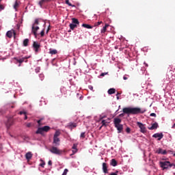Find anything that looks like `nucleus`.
Wrapping results in <instances>:
<instances>
[{"mask_svg": "<svg viewBox=\"0 0 175 175\" xmlns=\"http://www.w3.org/2000/svg\"><path fill=\"white\" fill-rule=\"evenodd\" d=\"M137 126H139V128L140 129V132H142V133H146L147 132V130L146 129V126H144V124H143L140 122H137Z\"/></svg>", "mask_w": 175, "mask_h": 175, "instance_id": "obj_9", "label": "nucleus"}, {"mask_svg": "<svg viewBox=\"0 0 175 175\" xmlns=\"http://www.w3.org/2000/svg\"><path fill=\"white\" fill-rule=\"evenodd\" d=\"M26 126H27V128H31V126H32V123H27V124H26Z\"/></svg>", "mask_w": 175, "mask_h": 175, "instance_id": "obj_43", "label": "nucleus"}, {"mask_svg": "<svg viewBox=\"0 0 175 175\" xmlns=\"http://www.w3.org/2000/svg\"><path fill=\"white\" fill-rule=\"evenodd\" d=\"M121 119L120 118H115L113 119V124L115 126V128H116L118 131V133H121L124 129V125L120 124H121Z\"/></svg>", "mask_w": 175, "mask_h": 175, "instance_id": "obj_2", "label": "nucleus"}, {"mask_svg": "<svg viewBox=\"0 0 175 175\" xmlns=\"http://www.w3.org/2000/svg\"><path fill=\"white\" fill-rule=\"evenodd\" d=\"M40 36H41V38H43V36H44V29H43V30L40 32Z\"/></svg>", "mask_w": 175, "mask_h": 175, "instance_id": "obj_40", "label": "nucleus"}, {"mask_svg": "<svg viewBox=\"0 0 175 175\" xmlns=\"http://www.w3.org/2000/svg\"><path fill=\"white\" fill-rule=\"evenodd\" d=\"M25 120H28V116H27V114H25Z\"/></svg>", "mask_w": 175, "mask_h": 175, "instance_id": "obj_52", "label": "nucleus"}, {"mask_svg": "<svg viewBox=\"0 0 175 175\" xmlns=\"http://www.w3.org/2000/svg\"><path fill=\"white\" fill-rule=\"evenodd\" d=\"M144 65H146V66H148V64H147L146 62H144Z\"/></svg>", "mask_w": 175, "mask_h": 175, "instance_id": "obj_55", "label": "nucleus"}, {"mask_svg": "<svg viewBox=\"0 0 175 175\" xmlns=\"http://www.w3.org/2000/svg\"><path fill=\"white\" fill-rule=\"evenodd\" d=\"M13 35L14 38H16V31H14V29L10 30L6 33V37L9 38L10 39H12V38H13Z\"/></svg>", "mask_w": 175, "mask_h": 175, "instance_id": "obj_10", "label": "nucleus"}, {"mask_svg": "<svg viewBox=\"0 0 175 175\" xmlns=\"http://www.w3.org/2000/svg\"><path fill=\"white\" fill-rule=\"evenodd\" d=\"M39 25V19H36L34 24L32 25L31 27V32L33 33L35 38H38V31H39L40 28L38 26Z\"/></svg>", "mask_w": 175, "mask_h": 175, "instance_id": "obj_3", "label": "nucleus"}, {"mask_svg": "<svg viewBox=\"0 0 175 175\" xmlns=\"http://www.w3.org/2000/svg\"><path fill=\"white\" fill-rule=\"evenodd\" d=\"M152 137L155 139L158 138V140H161L163 137V134L162 133H155L152 135Z\"/></svg>", "mask_w": 175, "mask_h": 175, "instance_id": "obj_12", "label": "nucleus"}, {"mask_svg": "<svg viewBox=\"0 0 175 175\" xmlns=\"http://www.w3.org/2000/svg\"><path fill=\"white\" fill-rule=\"evenodd\" d=\"M122 111L124 114H143L146 113V109H141L139 107H124Z\"/></svg>", "mask_w": 175, "mask_h": 175, "instance_id": "obj_1", "label": "nucleus"}, {"mask_svg": "<svg viewBox=\"0 0 175 175\" xmlns=\"http://www.w3.org/2000/svg\"><path fill=\"white\" fill-rule=\"evenodd\" d=\"M33 48L34 49V51L36 53H38L39 51V49H40V44H39L38 42H33Z\"/></svg>", "mask_w": 175, "mask_h": 175, "instance_id": "obj_11", "label": "nucleus"}, {"mask_svg": "<svg viewBox=\"0 0 175 175\" xmlns=\"http://www.w3.org/2000/svg\"><path fill=\"white\" fill-rule=\"evenodd\" d=\"M173 167V169H175V164L174 165H172V167Z\"/></svg>", "mask_w": 175, "mask_h": 175, "instance_id": "obj_56", "label": "nucleus"}, {"mask_svg": "<svg viewBox=\"0 0 175 175\" xmlns=\"http://www.w3.org/2000/svg\"><path fill=\"white\" fill-rule=\"evenodd\" d=\"M158 123L157 122H154V124H152L151 127H148V129L150 131H154V129H158Z\"/></svg>", "mask_w": 175, "mask_h": 175, "instance_id": "obj_15", "label": "nucleus"}, {"mask_svg": "<svg viewBox=\"0 0 175 175\" xmlns=\"http://www.w3.org/2000/svg\"><path fill=\"white\" fill-rule=\"evenodd\" d=\"M106 31H107V29H106V27H103V29H101L100 32L102 34L105 33Z\"/></svg>", "mask_w": 175, "mask_h": 175, "instance_id": "obj_31", "label": "nucleus"}, {"mask_svg": "<svg viewBox=\"0 0 175 175\" xmlns=\"http://www.w3.org/2000/svg\"><path fill=\"white\" fill-rule=\"evenodd\" d=\"M119 95H121V93L118 92V93H117V94H116L117 100H118L120 99V96H119Z\"/></svg>", "mask_w": 175, "mask_h": 175, "instance_id": "obj_45", "label": "nucleus"}, {"mask_svg": "<svg viewBox=\"0 0 175 175\" xmlns=\"http://www.w3.org/2000/svg\"><path fill=\"white\" fill-rule=\"evenodd\" d=\"M72 148V150H77V144H74Z\"/></svg>", "mask_w": 175, "mask_h": 175, "instance_id": "obj_35", "label": "nucleus"}, {"mask_svg": "<svg viewBox=\"0 0 175 175\" xmlns=\"http://www.w3.org/2000/svg\"><path fill=\"white\" fill-rule=\"evenodd\" d=\"M42 163L40 164V166H41V167H44V165H46V163L43 161H42Z\"/></svg>", "mask_w": 175, "mask_h": 175, "instance_id": "obj_38", "label": "nucleus"}, {"mask_svg": "<svg viewBox=\"0 0 175 175\" xmlns=\"http://www.w3.org/2000/svg\"><path fill=\"white\" fill-rule=\"evenodd\" d=\"M110 175H118V171H116V172H112Z\"/></svg>", "mask_w": 175, "mask_h": 175, "instance_id": "obj_46", "label": "nucleus"}, {"mask_svg": "<svg viewBox=\"0 0 175 175\" xmlns=\"http://www.w3.org/2000/svg\"><path fill=\"white\" fill-rule=\"evenodd\" d=\"M25 158L27 161L31 160L32 158V152H28L27 153H26Z\"/></svg>", "mask_w": 175, "mask_h": 175, "instance_id": "obj_17", "label": "nucleus"}, {"mask_svg": "<svg viewBox=\"0 0 175 175\" xmlns=\"http://www.w3.org/2000/svg\"><path fill=\"white\" fill-rule=\"evenodd\" d=\"M69 126H70V128H76V126H77V124L70 122V123H69Z\"/></svg>", "mask_w": 175, "mask_h": 175, "instance_id": "obj_28", "label": "nucleus"}, {"mask_svg": "<svg viewBox=\"0 0 175 175\" xmlns=\"http://www.w3.org/2000/svg\"><path fill=\"white\" fill-rule=\"evenodd\" d=\"M28 57H25L22 58L14 57V59H16V61L18 62V66H21V64H23V62H28Z\"/></svg>", "mask_w": 175, "mask_h": 175, "instance_id": "obj_7", "label": "nucleus"}, {"mask_svg": "<svg viewBox=\"0 0 175 175\" xmlns=\"http://www.w3.org/2000/svg\"><path fill=\"white\" fill-rule=\"evenodd\" d=\"M51 0H41L39 1L38 5L40 8H43L44 3H48V2H51Z\"/></svg>", "mask_w": 175, "mask_h": 175, "instance_id": "obj_16", "label": "nucleus"}, {"mask_svg": "<svg viewBox=\"0 0 175 175\" xmlns=\"http://www.w3.org/2000/svg\"><path fill=\"white\" fill-rule=\"evenodd\" d=\"M11 107H12V109H13V108H14V106H12Z\"/></svg>", "mask_w": 175, "mask_h": 175, "instance_id": "obj_59", "label": "nucleus"}, {"mask_svg": "<svg viewBox=\"0 0 175 175\" xmlns=\"http://www.w3.org/2000/svg\"><path fill=\"white\" fill-rule=\"evenodd\" d=\"M66 5H68V6H71L72 8H75V5H72V3H70V2L69 1V0H66Z\"/></svg>", "mask_w": 175, "mask_h": 175, "instance_id": "obj_29", "label": "nucleus"}, {"mask_svg": "<svg viewBox=\"0 0 175 175\" xmlns=\"http://www.w3.org/2000/svg\"><path fill=\"white\" fill-rule=\"evenodd\" d=\"M12 125H13V119L12 118H9L8 120V122H7V126H12Z\"/></svg>", "mask_w": 175, "mask_h": 175, "instance_id": "obj_21", "label": "nucleus"}, {"mask_svg": "<svg viewBox=\"0 0 175 175\" xmlns=\"http://www.w3.org/2000/svg\"><path fill=\"white\" fill-rule=\"evenodd\" d=\"M102 126H101L100 127V129H102Z\"/></svg>", "mask_w": 175, "mask_h": 175, "instance_id": "obj_60", "label": "nucleus"}, {"mask_svg": "<svg viewBox=\"0 0 175 175\" xmlns=\"http://www.w3.org/2000/svg\"><path fill=\"white\" fill-rule=\"evenodd\" d=\"M42 118H41V119H40V120H38V121H37V122H38V126H40V125H42V124L40 123V122H42Z\"/></svg>", "mask_w": 175, "mask_h": 175, "instance_id": "obj_36", "label": "nucleus"}, {"mask_svg": "<svg viewBox=\"0 0 175 175\" xmlns=\"http://www.w3.org/2000/svg\"><path fill=\"white\" fill-rule=\"evenodd\" d=\"M19 114L21 116V115H23V114H27V112H25V111H20L19 112Z\"/></svg>", "mask_w": 175, "mask_h": 175, "instance_id": "obj_47", "label": "nucleus"}, {"mask_svg": "<svg viewBox=\"0 0 175 175\" xmlns=\"http://www.w3.org/2000/svg\"><path fill=\"white\" fill-rule=\"evenodd\" d=\"M126 133H131V128L127 127V128L126 129Z\"/></svg>", "mask_w": 175, "mask_h": 175, "instance_id": "obj_39", "label": "nucleus"}, {"mask_svg": "<svg viewBox=\"0 0 175 175\" xmlns=\"http://www.w3.org/2000/svg\"><path fill=\"white\" fill-rule=\"evenodd\" d=\"M57 53H58V51H57L56 49H49V54H51V55L57 54Z\"/></svg>", "mask_w": 175, "mask_h": 175, "instance_id": "obj_19", "label": "nucleus"}, {"mask_svg": "<svg viewBox=\"0 0 175 175\" xmlns=\"http://www.w3.org/2000/svg\"><path fill=\"white\" fill-rule=\"evenodd\" d=\"M174 126H175V123L174 124V125H173L172 128H174Z\"/></svg>", "mask_w": 175, "mask_h": 175, "instance_id": "obj_57", "label": "nucleus"}, {"mask_svg": "<svg viewBox=\"0 0 175 175\" xmlns=\"http://www.w3.org/2000/svg\"><path fill=\"white\" fill-rule=\"evenodd\" d=\"M48 165L49 166H51V165H53V161H51V160H49V162H48Z\"/></svg>", "mask_w": 175, "mask_h": 175, "instance_id": "obj_48", "label": "nucleus"}, {"mask_svg": "<svg viewBox=\"0 0 175 175\" xmlns=\"http://www.w3.org/2000/svg\"><path fill=\"white\" fill-rule=\"evenodd\" d=\"M78 150L77 149H72V155H75L76 152H77Z\"/></svg>", "mask_w": 175, "mask_h": 175, "instance_id": "obj_44", "label": "nucleus"}, {"mask_svg": "<svg viewBox=\"0 0 175 175\" xmlns=\"http://www.w3.org/2000/svg\"><path fill=\"white\" fill-rule=\"evenodd\" d=\"M103 172L105 174L109 173V170H107V163H103Z\"/></svg>", "mask_w": 175, "mask_h": 175, "instance_id": "obj_14", "label": "nucleus"}, {"mask_svg": "<svg viewBox=\"0 0 175 175\" xmlns=\"http://www.w3.org/2000/svg\"><path fill=\"white\" fill-rule=\"evenodd\" d=\"M159 166L163 169V170H167L169 167H172V166H174V163H171L170 161H160Z\"/></svg>", "mask_w": 175, "mask_h": 175, "instance_id": "obj_4", "label": "nucleus"}, {"mask_svg": "<svg viewBox=\"0 0 175 175\" xmlns=\"http://www.w3.org/2000/svg\"><path fill=\"white\" fill-rule=\"evenodd\" d=\"M82 27H83V28H87L88 29H92V26L88 25V24H82Z\"/></svg>", "mask_w": 175, "mask_h": 175, "instance_id": "obj_23", "label": "nucleus"}, {"mask_svg": "<svg viewBox=\"0 0 175 175\" xmlns=\"http://www.w3.org/2000/svg\"><path fill=\"white\" fill-rule=\"evenodd\" d=\"M60 135L61 132L56 131L53 136V144H55V146H59V142H61V140L58 137Z\"/></svg>", "mask_w": 175, "mask_h": 175, "instance_id": "obj_5", "label": "nucleus"}, {"mask_svg": "<svg viewBox=\"0 0 175 175\" xmlns=\"http://www.w3.org/2000/svg\"><path fill=\"white\" fill-rule=\"evenodd\" d=\"M64 90H66V89H65V87H62V88L60 89V91H61L62 94L64 93Z\"/></svg>", "mask_w": 175, "mask_h": 175, "instance_id": "obj_49", "label": "nucleus"}, {"mask_svg": "<svg viewBox=\"0 0 175 175\" xmlns=\"http://www.w3.org/2000/svg\"><path fill=\"white\" fill-rule=\"evenodd\" d=\"M49 31H50V27H49L48 29L46 30V33H49Z\"/></svg>", "mask_w": 175, "mask_h": 175, "instance_id": "obj_54", "label": "nucleus"}, {"mask_svg": "<svg viewBox=\"0 0 175 175\" xmlns=\"http://www.w3.org/2000/svg\"><path fill=\"white\" fill-rule=\"evenodd\" d=\"M39 77L41 79V81H43V80L44 79V75L43 74H40L39 75Z\"/></svg>", "mask_w": 175, "mask_h": 175, "instance_id": "obj_34", "label": "nucleus"}, {"mask_svg": "<svg viewBox=\"0 0 175 175\" xmlns=\"http://www.w3.org/2000/svg\"><path fill=\"white\" fill-rule=\"evenodd\" d=\"M156 154H162V155H166L167 154V152L159 148L156 150Z\"/></svg>", "mask_w": 175, "mask_h": 175, "instance_id": "obj_13", "label": "nucleus"}, {"mask_svg": "<svg viewBox=\"0 0 175 175\" xmlns=\"http://www.w3.org/2000/svg\"><path fill=\"white\" fill-rule=\"evenodd\" d=\"M107 74H108V72H103L100 74V76H101V77H103L106 76V75H107Z\"/></svg>", "mask_w": 175, "mask_h": 175, "instance_id": "obj_42", "label": "nucleus"}, {"mask_svg": "<svg viewBox=\"0 0 175 175\" xmlns=\"http://www.w3.org/2000/svg\"><path fill=\"white\" fill-rule=\"evenodd\" d=\"M150 117H157V114L152 113H150Z\"/></svg>", "mask_w": 175, "mask_h": 175, "instance_id": "obj_50", "label": "nucleus"}, {"mask_svg": "<svg viewBox=\"0 0 175 175\" xmlns=\"http://www.w3.org/2000/svg\"><path fill=\"white\" fill-rule=\"evenodd\" d=\"M70 29H72V31H73V29H75V28H77V25L70 23Z\"/></svg>", "mask_w": 175, "mask_h": 175, "instance_id": "obj_25", "label": "nucleus"}, {"mask_svg": "<svg viewBox=\"0 0 175 175\" xmlns=\"http://www.w3.org/2000/svg\"><path fill=\"white\" fill-rule=\"evenodd\" d=\"M106 116H102L100 118V121L101 122L102 126H107V124H110V118H108L107 120H103Z\"/></svg>", "mask_w": 175, "mask_h": 175, "instance_id": "obj_8", "label": "nucleus"}, {"mask_svg": "<svg viewBox=\"0 0 175 175\" xmlns=\"http://www.w3.org/2000/svg\"><path fill=\"white\" fill-rule=\"evenodd\" d=\"M5 9V5L1 4L0 5V10H3Z\"/></svg>", "mask_w": 175, "mask_h": 175, "instance_id": "obj_41", "label": "nucleus"}, {"mask_svg": "<svg viewBox=\"0 0 175 175\" xmlns=\"http://www.w3.org/2000/svg\"><path fill=\"white\" fill-rule=\"evenodd\" d=\"M42 131H44V132H49L50 131V126H44L43 127H42Z\"/></svg>", "mask_w": 175, "mask_h": 175, "instance_id": "obj_24", "label": "nucleus"}, {"mask_svg": "<svg viewBox=\"0 0 175 175\" xmlns=\"http://www.w3.org/2000/svg\"><path fill=\"white\" fill-rule=\"evenodd\" d=\"M36 133L37 135H44V131H43V129H42V127H40V128L38 129Z\"/></svg>", "mask_w": 175, "mask_h": 175, "instance_id": "obj_18", "label": "nucleus"}, {"mask_svg": "<svg viewBox=\"0 0 175 175\" xmlns=\"http://www.w3.org/2000/svg\"><path fill=\"white\" fill-rule=\"evenodd\" d=\"M72 21L73 24H75V25L80 24V23L79 22V20L77 18H72Z\"/></svg>", "mask_w": 175, "mask_h": 175, "instance_id": "obj_26", "label": "nucleus"}, {"mask_svg": "<svg viewBox=\"0 0 175 175\" xmlns=\"http://www.w3.org/2000/svg\"><path fill=\"white\" fill-rule=\"evenodd\" d=\"M123 79H124V80H128V77H124Z\"/></svg>", "mask_w": 175, "mask_h": 175, "instance_id": "obj_53", "label": "nucleus"}, {"mask_svg": "<svg viewBox=\"0 0 175 175\" xmlns=\"http://www.w3.org/2000/svg\"><path fill=\"white\" fill-rule=\"evenodd\" d=\"M68 172H69V170L68 169H65L62 175H66L68 174Z\"/></svg>", "mask_w": 175, "mask_h": 175, "instance_id": "obj_37", "label": "nucleus"}, {"mask_svg": "<svg viewBox=\"0 0 175 175\" xmlns=\"http://www.w3.org/2000/svg\"><path fill=\"white\" fill-rule=\"evenodd\" d=\"M1 2H2V0H0V5H1Z\"/></svg>", "mask_w": 175, "mask_h": 175, "instance_id": "obj_58", "label": "nucleus"}, {"mask_svg": "<svg viewBox=\"0 0 175 175\" xmlns=\"http://www.w3.org/2000/svg\"><path fill=\"white\" fill-rule=\"evenodd\" d=\"M107 93L109 95H113V94H116V89L110 88L108 90Z\"/></svg>", "mask_w": 175, "mask_h": 175, "instance_id": "obj_20", "label": "nucleus"}, {"mask_svg": "<svg viewBox=\"0 0 175 175\" xmlns=\"http://www.w3.org/2000/svg\"><path fill=\"white\" fill-rule=\"evenodd\" d=\"M103 22L102 21H99V22H97L94 24V27H99V25H100V24H103Z\"/></svg>", "mask_w": 175, "mask_h": 175, "instance_id": "obj_32", "label": "nucleus"}, {"mask_svg": "<svg viewBox=\"0 0 175 175\" xmlns=\"http://www.w3.org/2000/svg\"><path fill=\"white\" fill-rule=\"evenodd\" d=\"M111 166H116L117 165V161L116 159H112L111 161Z\"/></svg>", "mask_w": 175, "mask_h": 175, "instance_id": "obj_27", "label": "nucleus"}, {"mask_svg": "<svg viewBox=\"0 0 175 175\" xmlns=\"http://www.w3.org/2000/svg\"><path fill=\"white\" fill-rule=\"evenodd\" d=\"M28 43H29V39L26 38L23 40V46L24 47L28 46Z\"/></svg>", "mask_w": 175, "mask_h": 175, "instance_id": "obj_22", "label": "nucleus"}, {"mask_svg": "<svg viewBox=\"0 0 175 175\" xmlns=\"http://www.w3.org/2000/svg\"><path fill=\"white\" fill-rule=\"evenodd\" d=\"M80 137H81V139L85 138V132L81 133V135H80Z\"/></svg>", "mask_w": 175, "mask_h": 175, "instance_id": "obj_33", "label": "nucleus"}, {"mask_svg": "<svg viewBox=\"0 0 175 175\" xmlns=\"http://www.w3.org/2000/svg\"><path fill=\"white\" fill-rule=\"evenodd\" d=\"M49 151L52 152V154H55L56 155H61L62 154V150L58 149L55 146H53L49 149Z\"/></svg>", "mask_w": 175, "mask_h": 175, "instance_id": "obj_6", "label": "nucleus"}, {"mask_svg": "<svg viewBox=\"0 0 175 175\" xmlns=\"http://www.w3.org/2000/svg\"><path fill=\"white\" fill-rule=\"evenodd\" d=\"M18 8V2L16 1L14 5V9H15V10H17Z\"/></svg>", "mask_w": 175, "mask_h": 175, "instance_id": "obj_30", "label": "nucleus"}, {"mask_svg": "<svg viewBox=\"0 0 175 175\" xmlns=\"http://www.w3.org/2000/svg\"><path fill=\"white\" fill-rule=\"evenodd\" d=\"M109 27V24L106 23L105 25L104 26V28L107 29Z\"/></svg>", "mask_w": 175, "mask_h": 175, "instance_id": "obj_51", "label": "nucleus"}]
</instances>
